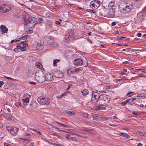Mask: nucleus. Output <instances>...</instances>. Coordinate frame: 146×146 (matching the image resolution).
Listing matches in <instances>:
<instances>
[{
	"instance_id": "obj_1",
	"label": "nucleus",
	"mask_w": 146,
	"mask_h": 146,
	"mask_svg": "<svg viewBox=\"0 0 146 146\" xmlns=\"http://www.w3.org/2000/svg\"><path fill=\"white\" fill-rule=\"evenodd\" d=\"M35 79L38 82L42 83L45 80V74L42 71H38L35 74Z\"/></svg>"
},
{
	"instance_id": "obj_2",
	"label": "nucleus",
	"mask_w": 146,
	"mask_h": 146,
	"mask_svg": "<svg viewBox=\"0 0 146 146\" xmlns=\"http://www.w3.org/2000/svg\"><path fill=\"white\" fill-rule=\"evenodd\" d=\"M119 7L121 11L124 13L130 12L131 9V6H129L124 3L120 4Z\"/></svg>"
},
{
	"instance_id": "obj_3",
	"label": "nucleus",
	"mask_w": 146,
	"mask_h": 146,
	"mask_svg": "<svg viewBox=\"0 0 146 146\" xmlns=\"http://www.w3.org/2000/svg\"><path fill=\"white\" fill-rule=\"evenodd\" d=\"M36 19L34 17H30L29 18L25 23V25H28L30 27H34L37 23Z\"/></svg>"
},
{
	"instance_id": "obj_4",
	"label": "nucleus",
	"mask_w": 146,
	"mask_h": 146,
	"mask_svg": "<svg viewBox=\"0 0 146 146\" xmlns=\"http://www.w3.org/2000/svg\"><path fill=\"white\" fill-rule=\"evenodd\" d=\"M38 102L42 105H48L50 103V100L47 98L40 97L37 99Z\"/></svg>"
},
{
	"instance_id": "obj_5",
	"label": "nucleus",
	"mask_w": 146,
	"mask_h": 146,
	"mask_svg": "<svg viewBox=\"0 0 146 146\" xmlns=\"http://www.w3.org/2000/svg\"><path fill=\"white\" fill-rule=\"evenodd\" d=\"M100 94L98 92L92 91V100L95 101L96 104L101 99Z\"/></svg>"
},
{
	"instance_id": "obj_6",
	"label": "nucleus",
	"mask_w": 146,
	"mask_h": 146,
	"mask_svg": "<svg viewBox=\"0 0 146 146\" xmlns=\"http://www.w3.org/2000/svg\"><path fill=\"white\" fill-rule=\"evenodd\" d=\"M61 131L69 133L73 135H75L78 137L80 136L79 135L77 134V133H79V131L76 129H64V130H61Z\"/></svg>"
},
{
	"instance_id": "obj_7",
	"label": "nucleus",
	"mask_w": 146,
	"mask_h": 146,
	"mask_svg": "<svg viewBox=\"0 0 146 146\" xmlns=\"http://www.w3.org/2000/svg\"><path fill=\"white\" fill-rule=\"evenodd\" d=\"M101 98L99 101L96 104V106L94 109H100L102 106H105L108 102H106L105 100Z\"/></svg>"
},
{
	"instance_id": "obj_8",
	"label": "nucleus",
	"mask_w": 146,
	"mask_h": 146,
	"mask_svg": "<svg viewBox=\"0 0 146 146\" xmlns=\"http://www.w3.org/2000/svg\"><path fill=\"white\" fill-rule=\"evenodd\" d=\"M55 26V25L53 24L52 22H51L50 20H48L47 21L46 25V27L47 29L50 30H56V27H54Z\"/></svg>"
},
{
	"instance_id": "obj_9",
	"label": "nucleus",
	"mask_w": 146,
	"mask_h": 146,
	"mask_svg": "<svg viewBox=\"0 0 146 146\" xmlns=\"http://www.w3.org/2000/svg\"><path fill=\"white\" fill-rule=\"evenodd\" d=\"M11 9V7L5 5H2L0 6V12L5 13L8 12Z\"/></svg>"
},
{
	"instance_id": "obj_10",
	"label": "nucleus",
	"mask_w": 146,
	"mask_h": 146,
	"mask_svg": "<svg viewBox=\"0 0 146 146\" xmlns=\"http://www.w3.org/2000/svg\"><path fill=\"white\" fill-rule=\"evenodd\" d=\"M7 129L9 132L13 135H15L17 134L19 129H18L14 127H7Z\"/></svg>"
},
{
	"instance_id": "obj_11",
	"label": "nucleus",
	"mask_w": 146,
	"mask_h": 146,
	"mask_svg": "<svg viewBox=\"0 0 146 146\" xmlns=\"http://www.w3.org/2000/svg\"><path fill=\"white\" fill-rule=\"evenodd\" d=\"M108 14L107 15L108 17L113 18L114 16L115 9H110L108 10Z\"/></svg>"
},
{
	"instance_id": "obj_12",
	"label": "nucleus",
	"mask_w": 146,
	"mask_h": 146,
	"mask_svg": "<svg viewBox=\"0 0 146 146\" xmlns=\"http://www.w3.org/2000/svg\"><path fill=\"white\" fill-rule=\"evenodd\" d=\"M27 97L22 99L23 104L25 106L28 105V103H29V99L31 98V96L29 94H27Z\"/></svg>"
},
{
	"instance_id": "obj_13",
	"label": "nucleus",
	"mask_w": 146,
	"mask_h": 146,
	"mask_svg": "<svg viewBox=\"0 0 146 146\" xmlns=\"http://www.w3.org/2000/svg\"><path fill=\"white\" fill-rule=\"evenodd\" d=\"M66 54V58L68 60H70L73 57L74 53L72 52L70 50L67 52Z\"/></svg>"
},
{
	"instance_id": "obj_14",
	"label": "nucleus",
	"mask_w": 146,
	"mask_h": 146,
	"mask_svg": "<svg viewBox=\"0 0 146 146\" xmlns=\"http://www.w3.org/2000/svg\"><path fill=\"white\" fill-rule=\"evenodd\" d=\"M83 62V61L81 58L75 59L74 62V63L76 66L80 65L82 64Z\"/></svg>"
},
{
	"instance_id": "obj_15",
	"label": "nucleus",
	"mask_w": 146,
	"mask_h": 146,
	"mask_svg": "<svg viewBox=\"0 0 146 146\" xmlns=\"http://www.w3.org/2000/svg\"><path fill=\"white\" fill-rule=\"evenodd\" d=\"M49 38L48 37H46L42 38L41 40L42 42H43V45H48L49 42Z\"/></svg>"
},
{
	"instance_id": "obj_16",
	"label": "nucleus",
	"mask_w": 146,
	"mask_h": 146,
	"mask_svg": "<svg viewBox=\"0 0 146 146\" xmlns=\"http://www.w3.org/2000/svg\"><path fill=\"white\" fill-rule=\"evenodd\" d=\"M76 34L75 31L74 30H71L69 31V36L70 38L72 39L74 38H75L76 35Z\"/></svg>"
},
{
	"instance_id": "obj_17",
	"label": "nucleus",
	"mask_w": 146,
	"mask_h": 146,
	"mask_svg": "<svg viewBox=\"0 0 146 146\" xmlns=\"http://www.w3.org/2000/svg\"><path fill=\"white\" fill-rule=\"evenodd\" d=\"M45 80L50 81L53 80V76L51 74H46L45 75Z\"/></svg>"
},
{
	"instance_id": "obj_18",
	"label": "nucleus",
	"mask_w": 146,
	"mask_h": 146,
	"mask_svg": "<svg viewBox=\"0 0 146 146\" xmlns=\"http://www.w3.org/2000/svg\"><path fill=\"white\" fill-rule=\"evenodd\" d=\"M54 76L57 78H61L63 76V74L60 71H57L54 73Z\"/></svg>"
},
{
	"instance_id": "obj_19",
	"label": "nucleus",
	"mask_w": 146,
	"mask_h": 146,
	"mask_svg": "<svg viewBox=\"0 0 146 146\" xmlns=\"http://www.w3.org/2000/svg\"><path fill=\"white\" fill-rule=\"evenodd\" d=\"M0 29L2 33H7L8 31V29L5 26L3 25L1 26Z\"/></svg>"
},
{
	"instance_id": "obj_20",
	"label": "nucleus",
	"mask_w": 146,
	"mask_h": 146,
	"mask_svg": "<svg viewBox=\"0 0 146 146\" xmlns=\"http://www.w3.org/2000/svg\"><path fill=\"white\" fill-rule=\"evenodd\" d=\"M108 0H107L106 1L103 2V7L107 10L110 9L109 8V3L108 2Z\"/></svg>"
},
{
	"instance_id": "obj_21",
	"label": "nucleus",
	"mask_w": 146,
	"mask_h": 146,
	"mask_svg": "<svg viewBox=\"0 0 146 146\" xmlns=\"http://www.w3.org/2000/svg\"><path fill=\"white\" fill-rule=\"evenodd\" d=\"M5 118L9 120H12L13 119L14 117L11 115L9 114H6L4 115Z\"/></svg>"
},
{
	"instance_id": "obj_22",
	"label": "nucleus",
	"mask_w": 146,
	"mask_h": 146,
	"mask_svg": "<svg viewBox=\"0 0 146 146\" xmlns=\"http://www.w3.org/2000/svg\"><path fill=\"white\" fill-rule=\"evenodd\" d=\"M30 106L32 109L36 108L38 106V104L36 102H33L30 104Z\"/></svg>"
},
{
	"instance_id": "obj_23",
	"label": "nucleus",
	"mask_w": 146,
	"mask_h": 146,
	"mask_svg": "<svg viewBox=\"0 0 146 146\" xmlns=\"http://www.w3.org/2000/svg\"><path fill=\"white\" fill-rule=\"evenodd\" d=\"M109 6V8L113 9V7L115 4V1L114 0H112L111 1H110L108 0Z\"/></svg>"
},
{
	"instance_id": "obj_24",
	"label": "nucleus",
	"mask_w": 146,
	"mask_h": 146,
	"mask_svg": "<svg viewBox=\"0 0 146 146\" xmlns=\"http://www.w3.org/2000/svg\"><path fill=\"white\" fill-rule=\"evenodd\" d=\"M101 98L104 99V100H105L106 102H108L109 101L110 99L109 98V97L108 95H106L103 96H102Z\"/></svg>"
},
{
	"instance_id": "obj_25",
	"label": "nucleus",
	"mask_w": 146,
	"mask_h": 146,
	"mask_svg": "<svg viewBox=\"0 0 146 146\" xmlns=\"http://www.w3.org/2000/svg\"><path fill=\"white\" fill-rule=\"evenodd\" d=\"M95 4V9H97L100 7V2L99 1H94Z\"/></svg>"
},
{
	"instance_id": "obj_26",
	"label": "nucleus",
	"mask_w": 146,
	"mask_h": 146,
	"mask_svg": "<svg viewBox=\"0 0 146 146\" xmlns=\"http://www.w3.org/2000/svg\"><path fill=\"white\" fill-rule=\"evenodd\" d=\"M81 92L82 93V94L84 96L87 95L88 94V91L87 89H84L81 91Z\"/></svg>"
},
{
	"instance_id": "obj_27",
	"label": "nucleus",
	"mask_w": 146,
	"mask_h": 146,
	"mask_svg": "<svg viewBox=\"0 0 146 146\" xmlns=\"http://www.w3.org/2000/svg\"><path fill=\"white\" fill-rule=\"evenodd\" d=\"M119 135L126 138H129L130 137L129 135L125 133H119Z\"/></svg>"
},
{
	"instance_id": "obj_28",
	"label": "nucleus",
	"mask_w": 146,
	"mask_h": 146,
	"mask_svg": "<svg viewBox=\"0 0 146 146\" xmlns=\"http://www.w3.org/2000/svg\"><path fill=\"white\" fill-rule=\"evenodd\" d=\"M94 1H91L90 3V5L92 9H95V4Z\"/></svg>"
},
{
	"instance_id": "obj_29",
	"label": "nucleus",
	"mask_w": 146,
	"mask_h": 146,
	"mask_svg": "<svg viewBox=\"0 0 146 146\" xmlns=\"http://www.w3.org/2000/svg\"><path fill=\"white\" fill-rule=\"evenodd\" d=\"M60 60L58 59H56L53 60V65L54 66H57V63L60 62Z\"/></svg>"
},
{
	"instance_id": "obj_30",
	"label": "nucleus",
	"mask_w": 146,
	"mask_h": 146,
	"mask_svg": "<svg viewBox=\"0 0 146 146\" xmlns=\"http://www.w3.org/2000/svg\"><path fill=\"white\" fill-rule=\"evenodd\" d=\"M128 78H125V77H123L121 78L120 79H117L116 80L117 81H125V80H127Z\"/></svg>"
},
{
	"instance_id": "obj_31",
	"label": "nucleus",
	"mask_w": 146,
	"mask_h": 146,
	"mask_svg": "<svg viewBox=\"0 0 146 146\" xmlns=\"http://www.w3.org/2000/svg\"><path fill=\"white\" fill-rule=\"evenodd\" d=\"M67 93V92H65L63 94H62L60 96H57V98L58 99L61 98L63 96H66Z\"/></svg>"
},
{
	"instance_id": "obj_32",
	"label": "nucleus",
	"mask_w": 146,
	"mask_h": 146,
	"mask_svg": "<svg viewBox=\"0 0 146 146\" xmlns=\"http://www.w3.org/2000/svg\"><path fill=\"white\" fill-rule=\"evenodd\" d=\"M136 99L135 98H131L128 99L127 100H128V102L129 103L130 102H131Z\"/></svg>"
},
{
	"instance_id": "obj_33",
	"label": "nucleus",
	"mask_w": 146,
	"mask_h": 146,
	"mask_svg": "<svg viewBox=\"0 0 146 146\" xmlns=\"http://www.w3.org/2000/svg\"><path fill=\"white\" fill-rule=\"evenodd\" d=\"M15 105L18 108H20L21 106V102H19L15 103Z\"/></svg>"
},
{
	"instance_id": "obj_34",
	"label": "nucleus",
	"mask_w": 146,
	"mask_h": 146,
	"mask_svg": "<svg viewBox=\"0 0 146 146\" xmlns=\"http://www.w3.org/2000/svg\"><path fill=\"white\" fill-rule=\"evenodd\" d=\"M38 21L39 23H42L43 22L44 19L41 18H40L38 19Z\"/></svg>"
},
{
	"instance_id": "obj_35",
	"label": "nucleus",
	"mask_w": 146,
	"mask_h": 146,
	"mask_svg": "<svg viewBox=\"0 0 146 146\" xmlns=\"http://www.w3.org/2000/svg\"><path fill=\"white\" fill-rule=\"evenodd\" d=\"M36 65L37 67V68H38L40 69H41V68H42V65H41L38 62L36 63Z\"/></svg>"
},
{
	"instance_id": "obj_36",
	"label": "nucleus",
	"mask_w": 146,
	"mask_h": 146,
	"mask_svg": "<svg viewBox=\"0 0 146 146\" xmlns=\"http://www.w3.org/2000/svg\"><path fill=\"white\" fill-rule=\"evenodd\" d=\"M128 103H129L128 101V100H126V101H125L124 102H122L121 104L122 106H125Z\"/></svg>"
},
{
	"instance_id": "obj_37",
	"label": "nucleus",
	"mask_w": 146,
	"mask_h": 146,
	"mask_svg": "<svg viewBox=\"0 0 146 146\" xmlns=\"http://www.w3.org/2000/svg\"><path fill=\"white\" fill-rule=\"evenodd\" d=\"M75 112H74L73 111H69L68 114L70 115H74L75 114Z\"/></svg>"
},
{
	"instance_id": "obj_38",
	"label": "nucleus",
	"mask_w": 146,
	"mask_h": 146,
	"mask_svg": "<svg viewBox=\"0 0 146 146\" xmlns=\"http://www.w3.org/2000/svg\"><path fill=\"white\" fill-rule=\"evenodd\" d=\"M29 36L27 35H25L22 36V39L23 40H25L28 38Z\"/></svg>"
},
{
	"instance_id": "obj_39",
	"label": "nucleus",
	"mask_w": 146,
	"mask_h": 146,
	"mask_svg": "<svg viewBox=\"0 0 146 146\" xmlns=\"http://www.w3.org/2000/svg\"><path fill=\"white\" fill-rule=\"evenodd\" d=\"M20 50L21 51H24L26 50V47H21V48H20Z\"/></svg>"
},
{
	"instance_id": "obj_40",
	"label": "nucleus",
	"mask_w": 146,
	"mask_h": 146,
	"mask_svg": "<svg viewBox=\"0 0 146 146\" xmlns=\"http://www.w3.org/2000/svg\"><path fill=\"white\" fill-rule=\"evenodd\" d=\"M69 37L68 35H65V39L66 41V42L68 41Z\"/></svg>"
},
{
	"instance_id": "obj_41",
	"label": "nucleus",
	"mask_w": 146,
	"mask_h": 146,
	"mask_svg": "<svg viewBox=\"0 0 146 146\" xmlns=\"http://www.w3.org/2000/svg\"><path fill=\"white\" fill-rule=\"evenodd\" d=\"M68 139H69L72 141H75L76 140V138L73 137H70V138H68Z\"/></svg>"
},
{
	"instance_id": "obj_42",
	"label": "nucleus",
	"mask_w": 146,
	"mask_h": 146,
	"mask_svg": "<svg viewBox=\"0 0 146 146\" xmlns=\"http://www.w3.org/2000/svg\"><path fill=\"white\" fill-rule=\"evenodd\" d=\"M52 127H53L55 129H57L58 131H61V130H60L59 128H58L54 125L52 126Z\"/></svg>"
},
{
	"instance_id": "obj_43",
	"label": "nucleus",
	"mask_w": 146,
	"mask_h": 146,
	"mask_svg": "<svg viewBox=\"0 0 146 146\" xmlns=\"http://www.w3.org/2000/svg\"><path fill=\"white\" fill-rule=\"evenodd\" d=\"M19 40H12L11 41V43H13V42H18L19 41Z\"/></svg>"
},
{
	"instance_id": "obj_44",
	"label": "nucleus",
	"mask_w": 146,
	"mask_h": 146,
	"mask_svg": "<svg viewBox=\"0 0 146 146\" xmlns=\"http://www.w3.org/2000/svg\"><path fill=\"white\" fill-rule=\"evenodd\" d=\"M30 146H36L35 144L33 142H32L30 143Z\"/></svg>"
},
{
	"instance_id": "obj_45",
	"label": "nucleus",
	"mask_w": 146,
	"mask_h": 146,
	"mask_svg": "<svg viewBox=\"0 0 146 146\" xmlns=\"http://www.w3.org/2000/svg\"><path fill=\"white\" fill-rule=\"evenodd\" d=\"M28 45V44L27 43L24 42L23 44V46L24 47H26Z\"/></svg>"
},
{
	"instance_id": "obj_46",
	"label": "nucleus",
	"mask_w": 146,
	"mask_h": 146,
	"mask_svg": "<svg viewBox=\"0 0 146 146\" xmlns=\"http://www.w3.org/2000/svg\"><path fill=\"white\" fill-rule=\"evenodd\" d=\"M4 84V82L2 81H0V87L3 85Z\"/></svg>"
},
{
	"instance_id": "obj_47",
	"label": "nucleus",
	"mask_w": 146,
	"mask_h": 146,
	"mask_svg": "<svg viewBox=\"0 0 146 146\" xmlns=\"http://www.w3.org/2000/svg\"><path fill=\"white\" fill-rule=\"evenodd\" d=\"M70 134H66L65 135V137L66 138H70Z\"/></svg>"
},
{
	"instance_id": "obj_48",
	"label": "nucleus",
	"mask_w": 146,
	"mask_h": 146,
	"mask_svg": "<svg viewBox=\"0 0 146 146\" xmlns=\"http://www.w3.org/2000/svg\"><path fill=\"white\" fill-rule=\"evenodd\" d=\"M69 112V111L68 110H65L64 111V113L65 114H68Z\"/></svg>"
},
{
	"instance_id": "obj_49",
	"label": "nucleus",
	"mask_w": 146,
	"mask_h": 146,
	"mask_svg": "<svg viewBox=\"0 0 146 146\" xmlns=\"http://www.w3.org/2000/svg\"><path fill=\"white\" fill-rule=\"evenodd\" d=\"M4 146H11V145L7 143H4Z\"/></svg>"
},
{
	"instance_id": "obj_50",
	"label": "nucleus",
	"mask_w": 146,
	"mask_h": 146,
	"mask_svg": "<svg viewBox=\"0 0 146 146\" xmlns=\"http://www.w3.org/2000/svg\"><path fill=\"white\" fill-rule=\"evenodd\" d=\"M55 24L56 25H60V23L59 21H56L55 22Z\"/></svg>"
},
{
	"instance_id": "obj_51",
	"label": "nucleus",
	"mask_w": 146,
	"mask_h": 146,
	"mask_svg": "<svg viewBox=\"0 0 146 146\" xmlns=\"http://www.w3.org/2000/svg\"><path fill=\"white\" fill-rule=\"evenodd\" d=\"M21 46L19 44H18L16 46L17 48L18 49H20V48H21Z\"/></svg>"
},
{
	"instance_id": "obj_52",
	"label": "nucleus",
	"mask_w": 146,
	"mask_h": 146,
	"mask_svg": "<svg viewBox=\"0 0 146 146\" xmlns=\"http://www.w3.org/2000/svg\"><path fill=\"white\" fill-rule=\"evenodd\" d=\"M33 130L34 131H36V132H37V133L40 135V131H36V129H35L34 130Z\"/></svg>"
},
{
	"instance_id": "obj_53",
	"label": "nucleus",
	"mask_w": 146,
	"mask_h": 146,
	"mask_svg": "<svg viewBox=\"0 0 146 146\" xmlns=\"http://www.w3.org/2000/svg\"><path fill=\"white\" fill-rule=\"evenodd\" d=\"M115 22H113L111 23V25L112 26H114L115 25Z\"/></svg>"
},
{
	"instance_id": "obj_54",
	"label": "nucleus",
	"mask_w": 146,
	"mask_h": 146,
	"mask_svg": "<svg viewBox=\"0 0 146 146\" xmlns=\"http://www.w3.org/2000/svg\"><path fill=\"white\" fill-rule=\"evenodd\" d=\"M33 32V31L32 30H29V31L28 32V33H29V34H31V33H32Z\"/></svg>"
},
{
	"instance_id": "obj_55",
	"label": "nucleus",
	"mask_w": 146,
	"mask_h": 146,
	"mask_svg": "<svg viewBox=\"0 0 146 146\" xmlns=\"http://www.w3.org/2000/svg\"><path fill=\"white\" fill-rule=\"evenodd\" d=\"M137 35L139 37H140L141 35V34L140 33H139L137 34Z\"/></svg>"
},
{
	"instance_id": "obj_56",
	"label": "nucleus",
	"mask_w": 146,
	"mask_h": 146,
	"mask_svg": "<svg viewBox=\"0 0 146 146\" xmlns=\"http://www.w3.org/2000/svg\"><path fill=\"white\" fill-rule=\"evenodd\" d=\"M129 63L127 61H126L123 62V64H127Z\"/></svg>"
},
{
	"instance_id": "obj_57",
	"label": "nucleus",
	"mask_w": 146,
	"mask_h": 146,
	"mask_svg": "<svg viewBox=\"0 0 146 146\" xmlns=\"http://www.w3.org/2000/svg\"><path fill=\"white\" fill-rule=\"evenodd\" d=\"M30 83L31 84H36V82H30Z\"/></svg>"
},
{
	"instance_id": "obj_58",
	"label": "nucleus",
	"mask_w": 146,
	"mask_h": 146,
	"mask_svg": "<svg viewBox=\"0 0 146 146\" xmlns=\"http://www.w3.org/2000/svg\"><path fill=\"white\" fill-rule=\"evenodd\" d=\"M24 135L29 136L30 135V134L27 133H25L24 134Z\"/></svg>"
},
{
	"instance_id": "obj_59",
	"label": "nucleus",
	"mask_w": 146,
	"mask_h": 146,
	"mask_svg": "<svg viewBox=\"0 0 146 146\" xmlns=\"http://www.w3.org/2000/svg\"><path fill=\"white\" fill-rule=\"evenodd\" d=\"M125 38L126 37L124 36H121L120 37V38H119V39L120 40H122V38Z\"/></svg>"
},
{
	"instance_id": "obj_60",
	"label": "nucleus",
	"mask_w": 146,
	"mask_h": 146,
	"mask_svg": "<svg viewBox=\"0 0 146 146\" xmlns=\"http://www.w3.org/2000/svg\"><path fill=\"white\" fill-rule=\"evenodd\" d=\"M133 93V92H128L127 94V95H129L130 94H132V93Z\"/></svg>"
},
{
	"instance_id": "obj_61",
	"label": "nucleus",
	"mask_w": 146,
	"mask_h": 146,
	"mask_svg": "<svg viewBox=\"0 0 146 146\" xmlns=\"http://www.w3.org/2000/svg\"><path fill=\"white\" fill-rule=\"evenodd\" d=\"M64 127H66L69 128L70 127V126H68L67 125H66L64 124Z\"/></svg>"
},
{
	"instance_id": "obj_62",
	"label": "nucleus",
	"mask_w": 146,
	"mask_h": 146,
	"mask_svg": "<svg viewBox=\"0 0 146 146\" xmlns=\"http://www.w3.org/2000/svg\"><path fill=\"white\" fill-rule=\"evenodd\" d=\"M5 78L8 79H9H9H10V80L12 79V78L9 77H7V76H5Z\"/></svg>"
},
{
	"instance_id": "obj_63",
	"label": "nucleus",
	"mask_w": 146,
	"mask_h": 146,
	"mask_svg": "<svg viewBox=\"0 0 146 146\" xmlns=\"http://www.w3.org/2000/svg\"><path fill=\"white\" fill-rule=\"evenodd\" d=\"M70 88V85H69L68 86V87L66 89L67 90H68Z\"/></svg>"
},
{
	"instance_id": "obj_64",
	"label": "nucleus",
	"mask_w": 146,
	"mask_h": 146,
	"mask_svg": "<svg viewBox=\"0 0 146 146\" xmlns=\"http://www.w3.org/2000/svg\"><path fill=\"white\" fill-rule=\"evenodd\" d=\"M59 125H60L62 126H64V124L63 123H60Z\"/></svg>"
}]
</instances>
